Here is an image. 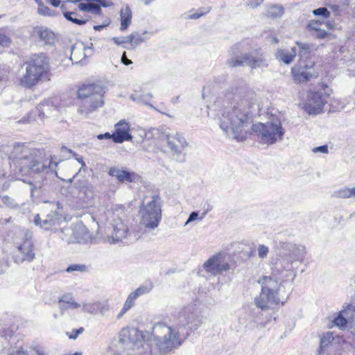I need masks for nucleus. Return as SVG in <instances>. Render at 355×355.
Here are the masks:
<instances>
[{
  "label": "nucleus",
  "instance_id": "obj_5",
  "mask_svg": "<svg viewBox=\"0 0 355 355\" xmlns=\"http://www.w3.org/2000/svg\"><path fill=\"white\" fill-rule=\"evenodd\" d=\"M61 10L64 17L76 24L82 25L89 21L92 15L101 14V6L94 3H76L66 1L61 5Z\"/></svg>",
  "mask_w": 355,
  "mask_h": 355
},
{
  "label": "nucleus",
  "instance_id": "obj_44",
  "mask_svg": "<svg viewBox=\"0 0 355 355\" xmlns=\"http://www.w3.org/2000/svg\"><path fill=\"white\" fill-rule=\"evenodd\" d=\"M153 98V95L151 93H147L146 94H143L140 96V101L148 105V101Z\"/></svg>",
  "mask_w": 355,
  "mask_h": 355
},
{
  "label": "nucleus",
  "instance_id": "obj_20",
  "mask_svg": "<svg viewBox=\"0 0 355 355\" xmlns=\"http://www.w3.org/2000/svg\"><path fill=\"white\" fill-rule=\"evenodd\" d=\"M147 34H148V32L147 31H144L142 33L135 32L128 36L123 37H114L112 40L117 44L130 43L132 46L136 47L148 39L146 36Z\"/></svg>",
  "mask_w": 355,
  "mask_h": 355
},
{
  "label": "nucleus",
  "instance_id": "obj_34",
  "mask_svg": "<svg viewBox=\"0 0 355 355\" xmlns=\"http://www.w3.org/2000/svg\"><path fill=\"white\" fill-rule=\"evenodd\" d=\"M153 288L152 285L148 286H141L137 288L134 292H132L131 293L133 295L134 297L137 299L139 296L146 294L149 293Z\"/></svg>",
  "mask_w": 355,
  "mask_h": 355
},
{
  "label": "nucleus",
  "instance_id": "obj_8",
  "mask_svg": "<svg viewBox=\"0 0 355 355\" xmlns=\"http://www.w3.org/2000/svg\"><path fill=\"white\" fill-rule=\"evenodd\" d=\"M261 285V291L255 298V304L262 310L273 308L280 302V284L272 277L264 276L259 280Z\"/></svg>",
  "mask_w": 355,
  "mask_h": 355
},
{
  "label": "nucleus",
  "instance_id": "obj_10",
  "mask_svg": "<svg viewBox=\"0 0 355 355\" xmlns=\"http://www.w3.org/2000/svg\"><path fill=\"white\" fill-rule=\"evenodd\" d=\"M252 130L257 134L263 143L267 144H273L282 140L284 134L281 122L277 119L266 123L253 124Z\"/></svg>",
  "mask_w": 355,
  "mask_h": 355
},
{
  "label": "nucleus",
  "instance_id": "obj_45",
  "mask_svg": "<svg viewBox=\"0 0 355 355\" xmlns=\"http://www.w3.org/2000/svg\"><path fill=\"white\" fill-rule=\"evenodd\" d=\"M199 212L198 211H193L191 213L188 219L186 222H193L195 220H198Z\"/></svg>",
  "mask_w": 355,
  "mask_h": 355
},
{
  "label": "nucleus",
  "instance_id": "obj_38",
  "mask_svg": "<svg viewBox=\"0 0 355 355\" xmlns=\"http://www.w3.org/2000/svg\"><path fill=\"white\" fill-rule=\"evenodd\" d=\"M83 331H84V328L80 327L78 329H73L71 333L67 332L66 334L67 335V336L69 339L75 340Z\"/></svg>",
  "mask_w": 355,
  "mask_h": 355
},
{
  "label": "nucleus",
  "instance_id": "obj_7",
  "mask_svg": "<svg viewBox=\"0 0 355 355\" xmlns=\"http://www.w3.org/2000/svg\"><path fill=\"white\" fill-rule=\"evenodd\" d=\"M25 155L13 161L15 171L21 176L31 175L32 172H40L44 168L45 153L40 149L26 148Z\"/></svg>",
  "mask_w": 355,
  "mask_h": 355
},
{
  "label": "nucleus",
  "instance_id": "obj_24",
  "mask_svg": "<svg viewBox=\"0 0 355 355\" xmlns=\"http://www.w3.org/2000/svg\"><path fill=\"white\" fill-rule=\"evenodd\" d=\"M158 223H135L132 227V231L130 232L129 235H133L135 239L141 237L143 234L149 233L156 229Z\"/></svg>",
  "mask_w": 355,
  "mask_h": 355
},
{
  "label": "nucleus",
  "instance_id": "obj_19",
  "mask_svg": "<svg viewBox=\"0 0 355 355\" xmlns=\"http://www.w3.org/2000/svg\"><path fill=\"white\" fill-rule=\"evenodd\" d=\"M18 250L21 254L20 261H31L34 259V245L30 234H26L22 243L18 246Z\"/></svg>",
  "mask_w": 355,
  "mask_h": 355
},
{
  "label": "nucleus",
  "instance_id": "obj_28",
  "mask_svg": "<svg viewBox=\"0 0 355 355\" xmlns=\"http://www.w3.org/2000/svg\"><path fill=\"white\" fill-rule=\"evenodd\" d=\"M275 249L276 251L283 255L287 256L288 251L291 249L293 243L287 241H283L278 237H276L274 240Z\"/></svg>",
  "mask_w": 355,
  "mask_h": 355
},
{
  "label": "nucleus",
  "instance_id": "obj_16",
  "mask_svg": "<svg viewBox=\"0 0 355 355\" xmlns=\"http://www.w3.org/2000/svg\"><path fill=\"white\" fill-rule=\"evenodd\" d=\"M130 125L125 119L120 120L115 124V130L112 132V141L121 144L123 141H132V136L130 133Z\"/></svg>",
  "mask_w": 355,
  "mask_h": 355
},
{
  "label": "nucleus",
  "instance_id": "obj_46",
  "mask_svg": "<svg viewBox=\"0 0 355 355\" xmlns=\"http://www.w3.org/2000/svg\"><path fill=\"white\" fill-rule=\"evenodd\" d=\"M263 0H248V4L252 7H256L261 4Z\"/></svg>",
  "mask_w": 355,
  "mask_h": 355
},
{
  "label": "nucleus",
  "instance_id": "obj_33",
  "mask_svg": "<svg viewBox=\"0 0 355 355\" xmlns=\"http://www.w3.org/2000/svg\"><path fill=\"white\" fill-rule=\"evenodd\" d=\"M35 1L37 3L38 12L40 14H41L42 15H47V16L51 15V14H52L51 10L43 3L42 0H35Z\"/></svg>",
  "mask_w": 355,
  "mask_h": 355
},
{
  "label": "nucleus",
  "instance_id": "obj_25",
  "mask_svg": "<svg viewBox=\"0 0 355 355\" xmlns=\"http://www.w3.org/2000/svg\"><path fill=\"white\" fill-rule=\"evenodd\" d=\"M120 30L125 31L132 21V11L129 6H125L120 10Z\"/></svg>",
  "mask_w": 355,
  "mask_h": 355
},
{
  "label": "nucleus",
  "instance_id": "obj_11",
  "mask_svg": "<svg viewBox=\"0 0 355 355\" xmlns=\"http://www.w3.org/2000/svg\"><path fill=\"white\" fill-rule=\"evenodd\" d=\"M329 94L327 87H322L316 91H310L304 105L305 112L309 114H319L327 103Z\"/></svg>",
  "mask_w": 355,
  "mask_h": 355
},
{
  "label": "nucleus",
  "instance_id": "obj_1",
  "mask_svg": "<svg viewBox=\"0 0 355 355\" xmlns=\"http://www.w3.org/2000/svg\"><path fill=\"white\" fill-rule=\"evenodd\" d=\"M148 335V332L136 328H123L119 334V341L123 343H132L137 355H153L152 342L162 354L171 352L182 344L178 331L162 322L153 326V340H147Z\"/></svg>",
  "mask_w": 355,
  "mask_h": 355
},
{
  "label": "nucleus",
  "instance_id": "obj_4",
  "mask_svg": "<svg viewBox=\"0 0 355 355\" xmlns=\"http://www.w3.org/2000/svg\"><path fill=\"white\" fill-rule=\"evenodd\" d=\"M107 91V85L101 80H87L76 86L77 98L85 101L90 112L103 106Z\"/></svg>",
  "mask_w": 355,
  "mask_h": 355
},
{
  "label": "nucleus",
  "instance_id": "obj_55",
  "mask_svg": "<svg viewBox=\"0 0 355 355\" xmlns=\"http://www.w3.org/2000/svg\"><path fill=\"white\" fill-rule=\"evenodd\" d=\"M324 25L329 30L333 28V25L329 22L325 23Z\"/></svg>",
  "mask_w": 355,
  "mask_h": 355
},
{
  "label": "nucleus",
  "instance_id": "obj_40",
  "mask_svg": "<svg viewBox=\"0 0 355 355\" xmlns=\"http://www.w3.org/2000/svg\"><path fill=\"white\" fill-rule=\"evenodd\" d=\"M11 43V40L5 34L0 33V45L8 46Z\"/></svg>",
  "mask_w": 355,
  "mask_h": 355
},
{
  "label": "nucleus",
  "instance_id": "obj_52",
  "mask_svg": "<svg viewBox=\"0 0 355 355\" xmlns=\"http://www.w3.org/2000/svg\"><path fill=\"white\" fill-rule=\"evenodd\" d=\"M330 8L334 12H338L340 9L339 6L338 5H331Z\"/></svg>",
  "mask_w": 355,
  "mask_h": 355
},
{
  "label": "nucleus",
  "instance_id": "obj_61",
  "mask_svg": "<svg viewBox=\"0 0 355 355\" xmlns=\"http://www.w3.org/2000/svg\"><path fill=\"white\" fill-rule=\"evenodd\" d=\"M94 28L96 29V30H99L98 26H94Z\"/></svg>",
  "mask_w": 355,
  "mask_h": 355
},
{
  "label": "nucleus",
  "instance_id": "obj_12",
  "mask_svg": "<svg viewBox=\"0 0 355 355\" xmlns=\"http://www.w3.org/2000/svg\"><path fill=\"white\" fill-rule=\"evenodd\" d=\"M139 216L141 222H159L162 218V209L159 196H152L150 202L143 204L140 207Z\"/></svg>",
  "mask_w": 355,
  "mask_h": 355
},
{
  "label": "nucleus",
  "instance_id": "obj_14",
  "mask_svg": "<svg viewBox=\"0 0 355 355\" xmlns=\"http://www.w3.org/2000/svg\"><path fill=\"white\" fill-rule=\"evenodd\" d=\"M203 268L206 272L213 275L221 274L230 268L226 261V254L223 252H219L211 257L204 263Z\"/></svg>",
  "mask_w": 355,
  "mask_h": 355
},
{
  "label": "nucleus",
  "instance_id": "obj_15",
  "mask_svg": "<svg viewBox=\"0 0 355 355\" xmlns=\"http://www.w3.org/2000/svg\"><path fill=\"white\" fill-rule=\"evenodd\" d=\"M180 325H189L191 330H196L202 324L200 317L193 312V306L184 308L178 315Z\"/></svg>",
  "mask_w": 355,
  "mask_h": 355
},
{
  "label": "nucleus",
  "instance_id": "obj_9",
  "mask_svg": "<svg viewBox=\"0 0 355 355\" xmlns=\"http://www.w3.org/2000/svg\"><path fill=\"white\" fill-rule=\"evenodd\" d=\"M241 44L234 45L230 53V58L227 64L231 67L247 65L252 69L266 67L268 66L267 60L263 53L256 54L243 53Z\"/></svg>",
  "mask_w": 355,
  "mask_h": 355
},
{
  "label": "nucleus",
  "instance_id": "obj_47",
  "mask_svg": "<svg viewBox=\"0 0 355 355\" xmlns=\"http://www.w3.org/2000/svg\"><path fill=\"white\" fill-rule=\"evenodd\" d=\"M121 62L124 64L125 65H128L132 63V61L127 58L125 52H123L122 56H121Z\"/></svg>",
  "mask_w": 355,
  "mask_h": 355
},
{
  "label": "nucleus",
  "instance_id": "obj_51",
  "mask_svg": "<svg viewBox=\"0 0 355 355\" xmlns=\"http://www.w3.org/2000/svg\"><path fill=\"white\" fill-rule=\"evenodd\" d=\"M206 214H207V211H203L202 213L199 212L198 220H203L205 218V216Z\"/></svg>",
  "mask_w": 355,
  "mask_h": 355
},
{
  "label": "nucleus",
  "instance_id": "obj_35",
  "mask_svg": "<svg viewBox=\"0 0 355 355\" xmlns=\"http://www.w3.org/2000/svg\"><path fill=\"white\" fill-rule=\"evenodd\" d=\"M336 195L337 197L343 198H349L352 197L351 189L347 187H344L336 192Z\"/></svg>",
  "mask_w": 355,
  "mask_h": 355
},
{
  "label": "nucleus",
  "instance_id": "obj_39",
  "mask_svg": "<svg viewBox=\"0 0 355 355\" xmlns=\"http://www.w3.org/2000/svg\"><path fill=\"white\" fill-rule=\"evenodd\" d=\"M322 23L319 21L313 20L311 21L308 24V28L310 31L315 32L318 29H321Z\"/></svg>",
  "mask_w": 355,
  "mask_h": 355
},
{
  "label": "nucleus",
  "instance_id": "obj_22",
  "mask_svg": "<svg viewBox=\"0 0 355 355\" xmlns=\"http://www.w3.org/2000/svg\"><path fill=\"white\" fill-rule=\"evenodd\" d=\"M354 311V306H348L346 309L340 311L338 316L333 321L334 325L341 329L345 328L348 321L352 318Z\"/></svg>",
  "mask_w": 355,
  "mask_h": 355
},
{
  "label": "nucleus",
  "instance_id": "obj_29",
  "mask_svg": "<svg viewBox=\"0 0 355 355\" xmlns=\"http://www.w3.org/2000/svg\"><path fill=\"white\" fill-rule=\"evenodd\" d=\"M135 300V297H134L132 293L128 295L122 309L116 316L118 319H120L129 309H130L134 306Z\"/></svg>",
  "mask_w": 355,
  "mask_h": 355
},
{
  "label": "nucleus",
  "instance_id": "obj_3",
  "mask_svg": "<svg viewBox=\"0 0 355 355\" xmlns=\"http://www.w3.org/2000/svg\"><path fill=\"white\" fill-rule=\"evenodd\" d=\"M25 72L19 79L21 86L33 89L40 83L51 80L53 77L51 58L44 52L35 53L24 62Z\"/></svg>",
  "mask_w": 355,
  "mask_h": 355
},
{
  "label": "nucleus",
  "instance_id": "obj_43",
  "mask_svg": "<svg viewBox=\"0 0 355 355\" xmlns=\"http://www.w3.org/2000/svg\"><path fill=\"white\" fill-rule=\"evenodd\" d=\"M312 34L314 37L319 38V39H323L327 35V33L323 28L318 29V31H316L315 32L313 33Z\"/></svg>",
  "mask_w": 355,
  "mask_h": 355
},
{
  "label": "nucleus",
  "instance_id": "obj_57",
  "mask_svg": "<svg viewBox=\"0 0 355 355\" xmlns=\"http://www.w3.org/2000/svg\"><path fill=\"white\" fill-rule=\"evenodd\" d=\"M40 220V218H39V216L37 215L35 218V222H38Z\"/></svg>",
  "mask_w": 355,
  "mask_h": 355
},
{
  "label": "nucleus",
  "instance_id": "obj_26",
  "mask_svg": "<svg viewBox=\"0 0 355 355\" xmlns=\"http://www.w3.org/2000/svg\"><path fill=\"white\" fill-rule=\"evenodd\" d=\"M296 45L297 46L298 50V55L300 56V60H305L310 54L315 50L314 46L311 44L302 42H296Z\"/></svg>",
  "mask_w": 355,
  "mask_h": 355
},
{
  "label": "nucleus",
  "instance_id": "obj_30",
  "mask_svg": "<svg viewBox=\"0 0 355 355\" xmlns=\"http://www.w3.org/2000/svg\"><path fill=\"white\" fill-rule=\"evenodd\" d=\"M89 270V266L86 264H80V263H75V264H71L69 265L67 269L66 272H72L74 271H78L80 272H87Z\"/></svg>",
  "mask_w": 355,
  "mask_h": 355
},
{
  "label": "nucleus",
  "instance_id": "obj_37",
  "mask_svg": "<svg viewBox=\"0 0 355 355\" xmlns=\"http://www.w3.org/2000/svg\"><path fill=\"white\" fill-rule=\"evenodd\" d=\"M257 252L259 258L264 259L267 257L269 249L266 245L260 244L257 247Z\"/></svg>",
  "mask_w": 355,
  "mask_h": 355
},
{
  "label": "nucleus",
  "instance_id": "obj_31",
  "mask_svg": "<svg viewBox=\"0 0 355 355\" xmlns=\"http://www.w3.org/2000/svg\"><path fill=\"white\" fill-rule=\"evenodd\" d=\"M283 14V8L279 6H272L267 10V15L270 17H278Z\"/></svg>",
  "mask_w": 355,
  "mask_h": 355
},
{
  "label": "nucleus",
  "instance_id": "obj_32",
  "mask_svg": "<svg viewBox=\"0 0 355 355\" xmlns=\"http://www.w3.org/2000/svg\"><path fill=\"white\" fill-rule=\"evenodd\" d=\"M334 340V336L331 332H327L323 334L320 339V349L326 347L329 345Z\"/></svg>",
  "mask_w": 355,
  "mask_h": 355
},
{
  "label": "nucleus",
  "instance_id": "obj_36",
  "mask_svg": "<svg viewBox=\"0 0 355 355\" xmlns=\"http://www.w3.org/2000/svg\"><path fill=\"white\" fill-rule=\"evenodd\" d=\"M313 13L315 15H320L324 18H329L330 16L329 11L324 7H321L313 10Z\"/></svg>",
  "mask_w": 355,
  "mask_h": 355
},
{
  "label": "nucleus",
  "instance_id": "obj_21",
  "mask_svg": "<svg viewBox=\"0 0 355 355\" xmlns=\"http://www.w3.org/2000/svg\"><path fill=\"white\" fill-rule=\"evenodd\" d=\"M297 53V49L295 46L291 49L281 48L277 49L275 53L276 59L285 64H290L293 62Z\"/></svg>",
  "mask_w": 355,
  "mask_h": 355
},
{
  "label": "nucleus",
  "instance_id": "obj_6",
  "mask_svg": "<svg viewBox=\"0 0 355 355\" xmlns=\"http://www.w3.org/2000/svg\"><path fill=\"white\" fill-rule=\"evenodd\" d=\"M158 139L165 143V152L168 153L172 158L178 163L186 161V148L189 143L184 136L180 132H171L166 129L155 130Z\"/></svg>",
  "mask_w": 355,
  "mask_h": 355
},
{
  "label": "nucleus",
  "instance_id": "obj_56",
  "mask_svg": "<svg viewBox=\"0 0 355 355\" xmlns=\"http://www.w3.org/2000/svg\"><path fill=\"white\" fill-rule=\"evenodd\" d=\"M351 191H352V197L353 196H355V187L351 189Z\"/></svg>",
  "mask_w": 355,
  "mask_h": 355
},
{
  "label": "nucleus",
  "instance_id": "obj_50",
  "mask_svg": "<svg viewBox=\"0 0 355 355\" xmlns=\"http://www.w3.org/2000/svg\"><path fill=\"white\" fill-rule=\"evenodd\" d=\"M203 14H204V13H202V12H200V13L196 12V13H194V14H193V15H191L189 16V18H190V19H198V18H200L201 16H202V15H203Z\"/></svg>",
  "mask_w": 355,
  "mask_h": 355
},
{
  "label": "nucleus",
  "instance_id": "obj_49",
  "mask_svg": "<svg viewBox=\"0 0 355 355\" xmlns=\"http://www.w3.org/2000/svg\"><path fill=\"white\" fill-rule=\"evenodd\" d=\"M97 138L98 139H103V138L105 139H110L111 138V134L110 132H106L105 134H101L97 136Z\"/></svg>",
  "mask_w": 355,
  "mask_h": 355
},
{
  "label": "nucleus",
  "instance_id": "obj_62",
  "mask_svg": "<svg viewBox=\"0 0 355 355\" xmlns=\"http://www.w3.org/2000/svg\"><path fill=\"white\" fill-rule=\"evenodd\" d=\"M1 80V79L0 78V81Z\"/></svg>",
  "mask_w": 355,
  "mask_h": 355
},
{
  "label": "nucleus",
  "instance_id": "obj_13",
  "mask_svg": "<svg viewBox=\"0 0 355 355\" xmlns=\"http://www.w3.org/2000/svg\"><path fill=\"white\" fill-rule=\"evenodd\" d=\"M315 62L312 60H301L292 68L291 72L296 83L309 81L313 76H316L314 70Z\"/></svg>",
  "mask_w": 355,
  "mask_h": 355
},
{
  "label": "nucleus",
  "instance_id": "obj_60",
  "mask_svg": "<svg viewBox=\"0 0 355 355\" xmlns=\"http://www.w3.org/2000/svg\"><path fill=\"white\" fill-rule=\"evenodd\" d=\"M107 173H108V174H109L110 175H111V168H110V169H109V171H108V172H107Z\"/></svg>",
  "mask_w": 355,
  "mask_h": 355
},
{
  "label": "nucleus",
  "instance_id": "obj_2",
  "mask_svg": "<svg viewBox=\"0 0 355 355\" xmlns=\"http://www.w3.org/2000/svg\"><path fill=\"white\" fill-rule=\"evenodd\" d=\"M256 94L248 91L230 106L225 107L218 117L220 128L227 135L238 139L252 123L259 111Z\"/></svg>",
  "mask_w": 355,
  "mask_h": 355
},
{
  "label": "nucleus",
  "instance_id": "obj_53",
  "mask_svg": "<svg viewBox=\"0 0 355 355\" xmlns=\"http://www.w3.org/2000/svg\"><path fill=\"white\" fill-rule=\"evenodd\" d=\"M109 352H110V348L107 347V349H102L101 352H100V354L101 355H108L107 354H109Z\"/></svg>",
  "mask_w": 355,
  "mask_h": 355
},
{
  "label": "nucleus",
  "instance_id": "obj_27",
  "mask_svg": "<svg viewBox=\"0 0 355 355\" xmlns=\"http://www.w3.org/2000/svg\"><path fill=\"white\" fill-rule=\"evenodd\" d=\"M114 236L112 234V241H119L125 238L130 234L126 223H116L114 227Z\"/></svg>",
  "mask_w": 355,
  "mask_h": 355
},
{
  "label": "nucleus",
  "instance_id": "obj_59",
  "mask_svg": "<svg viewBox=\"0 0 355 355\" xmlns=\"http://www.w3.org/2000/svg\"><path fill=\"white\" fill-rule=\"evenodd\" d=\"M274 42L275 43H278L279 42V40L277 39V38H274Z\"/></svg>",
  "mask_w": 355,
  "mask_h": 355
},
{
  "label": "nucleus",
  "instance_id": "obj_42",
  "mask_svg": "<svg viewBox=\"0 0 355 355\" xmlns=\"http://www.w3.org/2000/svg\"><path fill=\"white\" fill-rule=\"evenodd\" d=\"M7 355H28L27 352L24 350L22 347L17 349H12Z\"/></svg>",
  "mask_w": 355,
  "mask_h": 355
},
{
  "label": "nucleus",
  "instance_id": "obj_54",
  "mask_svg": "<svg viewBox=\"0 0 355 355\" xmlns=\"http://www.w3.org/2000/svg\"><path fill=\"white\" fill-rule=\"evenodd\" d=\"M76 160L81 164L82 166H85V162L83 161V159L82 157H77Z\"/></svg>",
  "mask_w": 355,
  "mask_h": 355
},
{
  "label": "nucleus",
  "instance_id": "obj_18",
  "mask_svg": "<svg viewBox=\"0 0 355 355\" xmlns=\"http://www.w3.org/2000/svg\"><path fill=\"white\" fill-rule=\"evenodd\" d=\"M31 37L45 44H52L55 42V35L49 28L43 26H36L33 28Z\"/></svg>",
  "mask_w": 355,
  "mask_h": 355
},
{
  "label": "nucleus",
  "instance_id": "obj_23",
  "mask_svg": "<svg viewBox=\"0 0 355 355\" xmlns=\"http://www.w3.org/2000/svg\"><path fill=\"white\" fill-rule=\"evenodd\" d=\"M112 176L116 177L120 182H136L140 180V176L133 172L114 168Z\"/></svg>",
  "mask_w": 355,
  "mask_h": 355
},
{
  "label": "nucleus",
  "instance_id": "obj_58",
  "mask_svg": "<svg viewBox=\"0 0 355 355\" xmlns=\"http://www.w3.org/2000/svg\"><path fill=\"white\" fill-rule=\"evenodd\" d=\"M37 355H44L43 352L37 351Z\"/></svg>",
  "mask_w": 355,
  "mask_h": 355
},
{
  "label": "nucleus",
  "instance_id": "obj_48",
  "mask_svg": "<svg viewBox=\"0 0 355 355\" xmlns=\"http://www.w3.org/2000/svg\"><path fill=\"white\" fill-rule=\"evenodd\" d=\"M49 3L52 5L53 7H58L60 4V0H46Z\"/></svg>",
  "mask_w": 355,
  "mask_h": 355
},
{
  "label": "nucleus",
  "instance_id": "obj_41",
  "mask_svg": "<svg viewBox=\"0 0 355 355\" xmlns=\"http://www.w3.org/2000/svg\"><path fill=\"white\" fill-rule=\"evenodd\" d=\"M312 152L313 153H322V154H327L328 150V146L327 145H323L318 147H315L312 149Z\"/></svg>",
  "mask_w": 355,
  "mask_h": 355
},
{
  "label": "nucleus",
  "instance_id": "obj_17",
  "mask_svg": "<svg viewBox=\"0 0 355 355\" xmlns=\"http://www.w3.org/2000/svg\"><path fill=\"white\" fill-rule=\"evenodd\" d=\"M306 253V248L304 245H293L291 249L288 251V257L290 259L289 261H286L284 266V269L287 272L286 275V277L292 276V279H294L295 275L293 274V266L292 262L293 261H301L303 259Z\"/></svg>",
  "mask_w": 355,
  "mask_h": 355
}]
</instances>
